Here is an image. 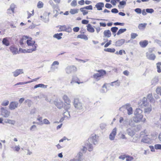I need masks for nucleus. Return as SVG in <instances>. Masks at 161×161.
<instances>
[{"instance_id": "a19ab883", "label": "nucleus", "mask_w": 161, "mask_h": 161, "mask_svg": "<svg viewBox=\"0 0 161 161\" xmlns=\"http://www.w3.org/2000/svg\"><path fill=\"white\" fill-rule=\"evenodd\" d=\"M157 68V71L158 73H160L161 72V69H160V66L161 65V63L158 62L156 64Z\"/></svg>"}, {"instance_id": "4468645a", "label": "nucleus", "mask_w": 161, "mask_h": 161, "mask_svg": "<svg viewBox=\"0 0 161 161\" xmlns=\"http://www.w3.org/2000/svg\"><path fill=\"white\" fill-rule=\"evenodd\" d=\"M18 103L16 102H12L10 103L9 108L11 110H13L17 108Z\"/></svg>"}, {"instance_id": "6e6d98bb", "label": "nucleus", "mask_w": 161, "mask_h": 161, "mask_svg": "<svg viewBox=\"0 0 161 161\" xmlns=\"http://www.w3.org/2000/svg\"><path fill=\"white\" fill-rule=\"evenodd\" d=\"M156 93L157 94H159L161 95V87L157 88L156 89Z\"/></svg>"}, {"instance_id": "f704fd0d", "label": "nucleus", "mask_w": 161, "mask_h": 161, "mask_svg": "<svg viewBox=\"0 0 161 161\" xmlns=\"http://www.w3.org/2000/svg\"><path fill=\"white\" fill-rule=\"evenodd\" d=\"M86 145L87 147L88 151L91 152L93 150V147L92 144L90 143H87Z\"/></svg>"}, {"instance_id": "2f4dec72", "label": "nucleus", "mask_w": 161, "mask_h": 161, "mask_svg": "<svg viewBox=\"0 0 161 161\" xmlns=\"http://www.w3.org/2000/svg\"><path fill=\"white\" fill-rule=\"evenodd\" d=\"M147 25L146 23L140 24L138 25V28L140 30H143L145 28Z\"/></svg>"}, {"instance_id": "09e8293b", "label": "nucleus", "mask_w": 161, "mask_h": 161, "mask_svg": "<svg viewBox=\"0 0 161 161\" xmlns=\"http://www.w3.org/2000/svg\"><path fill=\"white\" fill-rule=\"evenodd\" d=\"M80 152L82 151L83 153H85L87 150V147H85V146H82L80 147Z\"/></svg>"}, {"instance_id": "bb28decb", "label": "nucleus", "mask_w": 161, "mask_h": 161, "mask_svg": "<svg viewBox=\"0 0 161 161\" xmlns=\"http://www.w3.org/2000/svg\"><path fill=\"white\" fill-rule=\"evenodd\" d=\"M87 30L88 32L91 33H93L95 31L94 29L90 24H88L87 25Z\"/></svg>"}, {"instance_id": "f03ea898", "label": "nucleus", "mask_w": 161, "mask_h": 161, "mask_svg": "<svg viewBox=\"0 0 161 161\" xmlns=\"http://www.w3.org/2000/svg\"><path fill=\"white\" fill-rule=\"evenodd\" d=\"M98 73L94 74L93 75V78L96 81L99 80L100 78L106 74V72L103 70H97Z\"/></svg>"}, {"instance_id": "1a4fd4ad", "label": "nucleus", "mask_w": 161, "mask_h": 161, "mask_svg": "<svg viewBox=\"0 0 161 161\" xmlns=\"http://www.w3.org/2000/svg\"><path fill=\"white\" fill-rule=\"evenodd\" d=\"M150 137V136H144L141 140V142L145 143L151 144L152 142V141Z\"/></svg>"}, {"instance_id": "e433bc0d", "label": "nucleus", "mask_w": 161, "mask_h": 161, "mask_svg": "<svg viewBox=\"0 0 161 161\" xmlns=\"http://www.w3.org/2000/svg\"><path fill=\"white\" fill-rule=\"evenodd\" d=\"M104 51L108 52L113 53L115 52V49L114 48H107L104 49Z\"/></svg>"}, {"instance_id": "5fc2aeb1", "label": "nucleus", "mask_w": 161, "mask_h": 161, "mask_svg": "<svg viewBox=\"0 0 161 161\" xmlns=\"http://www.w3.org/2000/svg\"><path fill=\"white\" fill-rule=\"evenodd\" d=\"M138 35L137 34L134 33H132L131 34V38L132 39H134Z\"/></svg>"}, {"instance_id": "a211bd4d", "label": "nucleus", "mask_w": 161, "mask_h": 161, "mask_svg": "<svg viewBox=\"0 0 161 161\" xmlns=\"http://www.w3.org/2000/svg\"><path fill=\"white\" fill-rule=\"evenodd\" d=\"M10 51L14 54H16L18 53V49L14 46H12L9 47Z\"/></svg>"}, {"instance_id": "b1692460", "label": "nucleus", "mask_w": 161, "mask_h": 161, "mask_svg": "<svg viewBox=\"0 0 161 161\" xmlns=\"http://www.w3.org/2000/svg\"><path fill=\"white\" fill-rule=\"evenodd\" d=\"M104 37L109 38L110 37L111 35V33L110 31L109 30H105L103 32Z\"/></svg>"}, {"instance_id": "5701e85b", "label": "nucleus", "mask_w": 161, "mask_h": 161, "mask_svg": "<svg viewBox=\"0 0 161 161\" xmlns=\"http://www.w3.org/2000/svg\"><path fill=\"white\" fill-rule=\"evenodd\" d=\"M23 73V71L22 69H17L13 72V74L14 76L16 77Z\"/></svg>"}, {"instance_id": "ddd939ff", "label": "nucleus", "mask_w": 161, "mask_h": 161, "mask_svg": "<svg viewBox=\"0 0 161 161\" xmlns=\"http://www.w3.org/2000/svg\"><path fill=\"white\" fill-rule=\"evenodd\" d=\"M117 133V128H114L109 135V138L110 140L113 141L114 140Z\"/></svg>"}, {"instance_id": "423d86ee", "label": "nucleus", "mask_w": 161, "mask_h": 161, "mask_svg": "<svg viewBox=\"0 0 161 161\" xmlns=\"http://www.w3.org/2000/svg\"><path fill=\"white\" fill-rule=\"evenodd\" d=\"M88 140L94 145H96L98 143V136L96 135H92L88 139Z\"/></svg>"}, {"instance_id": "3c124183", "label": "nucleus", "mask_w": 161, "mask_h": 161, "mask_svg": "<svg viewBox=\"0 0 161 161\" xmlns=\"http://www.w3.org/2000/svg\"><path fill=\"white\" fill-rule=\"evenodd\" d=\"M126 161H131L134 159V158L130 156H128L126 157Z\"/></svg>"}, {"instance_id": "9d476101", "label": "nucleus", "mask_w": 161, "mask_h": 161, "mask_svg": "<svg viewBox=\"0 0 161 161\" xmlns=\"http://www.w3.org/2000/svg\"><path fill=\"white\" fill-rule=\"evenodd\" d=\"M0 112L1 115L5 118L8 117L10 113L9 111L3 108H1Z\"/></svg>"}, {"instance_id": "f8f14e48", "label": "nucleus", "mask_w": 161, "mask_h": 161, "mask_svg": "<svg viewBox=\"0 0 161 161\" xmlns=\"http://www.w3.org/2000/svg\"><path fill=\"white\" fill-rule=\"evenodd\" d=\"M57 27L59 28L58 30V31H65L69 32L70 31V28L66 25H59Z\"/></svg>"}, {"instance_id": "0eeeda50", "label": "nucleus", "mask_w": 161, "mask_h": 161, "mask_svg": "<svg viewBox=\"0 0 161 161\" xmlns=\"http://www.w3.org/2000/svg\"><path fill=\"white\" fill-rule=\"evenodd\" d=\"M83 155V153L80 151L78 153L75 158L71 160V161H82L83 159L82 158Z\"/></svg>"}, {"instance_id": "de8ad7c7", "label": "nucleus", "mask_w": 161, "mask_h": 161, "mask_svg": "<svg viewBox=\"0 0 161 161\" xmlns=\"http://www.w3.org/2000/svg\"><path fill=\"white\" fill-rule=\"evenodd\" d=\"M79 9H71V14H74L78 13Z\"/></svg>"}, {"instance_id": "c756f323", "label": "nucleus", "mask_w": 161, "mask_h": 161, "mask_svg": "<svg viewBox=\"0 0 161 161\" xmlns=\"http://www.w3.org/2000/svg\"><path fill=\"white\" fill-rule=\"evenodd\" d=\"M109 84L111 86H115V87H116L119 86L120 82L118 80H117L113 82H111Z\"/></svg>"}, {"instance_id": "72a5a7b5", "label": "nucleus", "mask_w": 161, "mask_h": 161, "mask_svg": "<svg viewBox=\"0 0 161 161\" xmlns=\"http://www.w3.org/2000/svg\"><path fill=\"white\" fill-rule=\"evenodd\" d=\"M77 38L84 39L85 40H87L88 39L87 37L85 35H79L77 36Z\"/></svg>"}, {"instance_id": "0e129e2a", "label": "nucleus", "mask_w": 161, "mask_h": 161, "mask_svg": "<svg viewBox=\"0 0 161 161\" xmlns=\"http://www.w3.org/2000/svg\"><path fill=\"white\" fill-rule=\"evenodd\" d=\"M71 5L73 6H76L77 5V1L76 0H73L71 3Z\"/></svg>"}, {"instance_id": "bf43d9fd", "label": "nucleus", "mask_w": 161, "mask_h": 161, "mask_svg": "<svg viewBox=\"0 0 161 161\" xmlns=\"http://www.w3.org/2000/svg\"><path fill=\"white\" fill-rule=\"evenodd\" d=\"M9 104V101L8 100L3 102L2 103V105L3 106H6L8 105Z\"/></svg>"}, {"instance_id": "2eb2a0df", "label": "nucleus", "mask_w": 161, "mask_h": 161, "mask_svg": "<svg viewBox=\"0 0 161 161\" xmlns=\"http://www.w3.org/2000/svg\"><path fill=\"white\" fill-rule=\"evenodd\" d=\"M146 56L148 59L152 60H154L156 58V56L154 54L149 53H146Z\"/></svg>"}, {"instance_id": "58836bf2", "label": "nucleus", "mask_w": 161, "mask_h": 161, "mask_svg": "<svg viewBox=\"0 0 161 161\" xmlns=\"http://www.w3.org/2000/svg\"><path fill=\"white\" fill-rule=\"evenodd\" d=\"M126 31V29L125 28L120 29L118 31L117 34V35H119L120 34L122 33H123L125 32Z\"/></svg>"}, {"instance_id": "774afa93", "label": "nucleus", "mask_w": 161, "mask_h": 161, "mask_svg": "<svg viewBox=\"0 0 161 161\" xmlns=\"http://www.w3.org/2000/svg\"><path fill=\"white\" fill-rule=\"evenodd\" d=\"M123 74L124 75L128 76L130 74V72L127 70H125L123 71Z\"/></svg>"}, {"instance_id": "7ed1b4c3", "label": "nucleus", "mask_w": 161, "mask_h": 161, "mask_svg": "<svg viewBox=\"0 0 161 161\" xmlns=\"http://www.w3.org/2000/svg\"><path fill=\"white\" fill-rule=\"evenodd\" d=\"M73 105L77 109H80L82 108V104L78 98L74 99Z\"/></svg>"}, {"instance_id": "393cba45", "label": "nucleus", "mask_w": 161, "mask_h": 161, "mask_svg": "<svg viewBox=\"0 0 161 161\" xmlns=\"http://www.w3.org/2000/svg\"><path fill=\"white\" fill-rule=\"evenodd\" d=\"M158 76H155L151 80V85L154 86L155 85L158 83Z\"/></svg>"}, {"instance_id": "cd10ccee", "label": "nucleus", "mask_w": 161, "mask_h": 161, "mask_svg": "<svg viewBox=\"0 0 161 161\" xmlns=\"http://www.w3.org/2000/svg\"><path fill=\"white\" fill-rule=\"evenodd\" d=\"M148 44V42L147 40H144L143 41L140 42L139 44L142 47H145Z\"/></svg>"}, {"instance_id": "e2e57ef3", "label": "nucleus", "mask_w": 161, "mask_h": 161, "mask_svg": "<svg viewBox=\"0 0 161 161\" xmlns=\"http://www.w3.org/2000/svg\"><path fill=\"white\" fill-rule=\"evenodd\" d=\"M161 123V114H159V117L158 121L155 123L156 125H159Z\"/></svg>"}, {"instance_id": "13d9d810", "label": "nucleus", "mask_w": 161, "mask_h": 161, "mask_svg": "<svg viewBox=\"0 0 161 161\" xmlns=\"http://www.w3.org/2000/svg\"><path fill=\"white\" fill-rule=\"evenodd\" d=\"M119 0H111V3L113 5H115L117 2H119Z\"/></svg>"}, {"instance_id": "4c0bfd02", "label": "nucleus", "mask_w": 161, "mask_h": 161, "mask_svg": "<svg viewBox=\"0 0 161 161\" xmlns=\"http://www.w3.org/2000/svg\"><path fill=\"white\" fill-rule=\"evenodd\" d=\"M63 99L65 102L67 104H70V101L68 97L66 96H64L63 97Z\"/></svg>"}, {"instance_id": "f257e3e1", "label": "nucleus", "mask_w": 161, "mask_h": 161, "mask_svg": "<svg viewBox=\"0 0 161 161\" xmlns=\"http://www.w3.org/2000/svg\"><path fill=\"white\" fill-rule=\"evenodd\" d=\"M35 42V41L33 40L31 37L28 36L26 43L28 46H31L32 47L30 48L31 51H34L36 50L37 44Z\"/></svg>"}, {"instance_id": "a878e982", "label": "nucleus", "mask_w": 161, "mask_h": 161, "mask_svg": "<svg viewBox=\"0 0 161 161\" xmlns=\"http://www.w3.org/2000/svg\"><path fill=\"white\" fill-rule=\"evenodd\" d=\"M142 110L140 108H136L134 112V115L137 116L143 115L142 114Z\"/></svg>"}, {"instance_id": "f3484780", "label": "nucleus", "mask_w": 161, "mask_h": 161, "mask_svg": "<svg viewBox=\"0 0 161 161\" xmlns=\"http://www.w3.org/2000/svg\"><path fill=\"white\" fill-rule=\"evenodd\" d=\"M125 40L121 39L117 41L115 43V45L116 47H120L125 42Z\"/></svg>"}, {"instance_id": "6ab92c4d", "label": "nucleus", "mask_w": 161, "mask_h": 161, "mask_svg": "<svg viewBox=\"0 0 161 161\" xmlns=\"http://www.w3.org/2000/svg\"><path fill=\"white\" fill-rule=\"evenodd\" d=\"M143 108H144V113L147 114H149L152 110V107L151 105Z\"/></svg>"}, {"instance_id": "20e7f679", "label": "nucleus", "mask_w": 161, "mask_h": 161, "mask_svg": "<svg viewBox=\"0 0 161 161\" xmlns=\"http://www.w3.org/2000/svg\"><path fill=\"white\" fill-rule=\"evenodd\" d=\"M143 118V115H135V117H133V120L134 122L136 123L140 122L141 121L145 123L146 122V119L145 118L142 119Z\"/></svg>"}, {"instance_id": "4be33fe9", "label": "nucleus", "mask_w": 161, "mask_h": 161, "mask_svg": "<svg viewBox=\"0 0 161 161\" xmlns=\"http://www.w3.org/2000/svg\"><path fill=\"white\" fill-rule=\"evenodd\" d=\"M127 132L129 135L133 136L135 134V130L132 128H129L127 130Z\"/></svg>"}, {"instance_id": "c03bdc74", "label": "nucleus", "mask_w": 161, "mask_h": 161, "mask_svg": "<svg viewBox=\"0 0 161 161\" xmlns=\"http://www.w3.org/2000/svg\"><path fill=\"white\" fill-rule=\"evenodd\" d=\"M134 122L133 120L132 119H130L129 120V125L131 126V127H134L135 126V124L134 123Z\"/></svg>"}, {"instance_id": "49530a36", "label": "nucleus", "mask_w": 161, "mask_h": 161, "mask_svg": "<svg viewBox=\"0 0 161 161\" xmlns=\"http://www.w3.org/2000/svg\"><path fill=\"white\" fill-rule=\"evenodd\" d=\"M84 9H85L84 8H80V10L81 12H83V15H85L88 14V11L86 10H84Z\"/></svg>"}, {"instance_id": "dca6fc26", "label": "nucleus", "mask_w": 161, "mask_h": 161, "mask_svg": "<svg viewBox=\"0 0 161 161\" xmlns=\"http://www.w3.org/2000/svg\"><path fill=\"white\" fill-rule=\"evenodd\" d=\"M95 6L97 10H102V8L104 7V4L102 2L98 3L96 4Z\"/></svg>"}, {"instance_id": "c85d7f7f", "label": "nucleus", "mask_w": 161, "mask_h": 161, "mask_svg": "<svg viewBox=\"0 0 161 161\" xmlns=\"http://www.w3.org/2000/svg\"><path fill=\"white\" fill-rule=\"evenodd\" d=\"M31 48L26 50L25 49H23L22 48H20L19 50V52L20 53H32L33 51H30Z\"/></svg>"}, {"instance_id": "473e14b6", "label": "nucleus", "mask_w": 161, "mask_h": 161, "mask_svg": "<svg viewBox=\"0 0 161 161\" xmlns=\"http://www.w3.org/2000/svg\"><path fill=\"white\" fill-rule=\"evenodd\" d=\"M106 84H104L102 86V88L101 90V92L102 93H106L107 91V86H106Z\"/></svg>"}, {"instance_id": "c9c22d12", "label": "nucleus", "mask_w": 161, "mask_h": 161, "mask_svg": "<svg viewBox=\"0 0 161 161\" xmlns=\"http://www.w3.org/2000/svg\"><path fill=\"white\" fill-rule=\"evenodd\" d=\"M63 34L62 33H59V34H56L54 35L53 37L59 40L62 38L61 36Z\"/></svg>"}, {"instance_id": "8fccbe9b", "label": "nucleus", "mask_w": 161, "mask_h": 161, "mask_svg": "<svg viewBox=\"0 0 161 161\" xmlns=\"http://www.w3.org/2000/svg\"><path fill=\"white\" fill-rule=\"evenodd\" d=\"M154 148L157 150H161V144H157L155 145Z\"/></svg>"}, {"instance_id": "680f3d73", "label": "nucleus", "mask_w": 161, "mask_h": 161, "mask_svg": "<svg viewBox=\"0 0 161 161\" xmlns=\"http://www.w3.org/2000/svg\"><path fill=\"white\" fill-rule=\"evenodd\" d=\"M135 11L137 14H140L141 13L142 10L140 8H136L135 9Z\"/></svg>"}, {"instance_id": "a18cd8bd", "label": "nucleus", "mask_w": 161, "mask_h": 161, "mask_svg": "<svg viewBox=\"0 0 161 161\" xmlns=\"http://www.w3.org/2000/svg\"><path fill=\"white\" fill-rule=\"evenodd\" d=\"M107 126V125L105 123H102L100 124V128L102 130H103Z\"/></svg>"}, {"instance_id": "338daca9", "label": "nucleus", "mask_w": 161, "mask_h": 161, "mask_svg": "<svg viewBox=\"0 0 161 161\" xmlns=\"http://www.w3.org/2000/svg\"><path fill=\"white\" fill-rule=\"evenodd\" d=\"M111 12L114 13H117L119 12V11L117 9L114 8L111 10Z\"/></svg>"}, {"instance_id": "603ef678", "label": "nucleus", "mask_w": 161, "mask_h": 161, "mask_svg": "<svg viewBox=\"0 0 161 161\" xmlns=\"http://www.w3.org/2000/svg\"><path fill=\"white\" fill-rule=\"evenodd\" d=\"M6 123L13 125L15 123V121L14 120L10 119H7V121L6 122Z\"/></svg>"}, {"instance_id": "69168bd1", "label": "nucleus", "mask_w": 161, "mask_h": 161, "mask_svg": "<svg viewBox=\"0 0 161 161\" xmlns=\"http://www.w3.org/2000/svg\"><path fill=\"white\" fill-rule=\"evenodd\" d=\"M105 7L108 8H110L112 7V5L110 3H107L105 5Z\"/></svg>"}, {"instance_id": "37998d69", "label": "nucleus", "mask_w": 161, "mask_h": 161, "mask_svg": "<svg viewBox=\"0 0 161 161\" xmlns=\"http://www.w3.org/2000/svg\"><path fill=\"white\" fill-rule=\"evenodd\" d=\"M43 3L41 1H39L37 3V7L38 8H41L43 7Z\"/></svg>"}, {"instance_id": "052dcab7", "label": "nucleus", "mask_w": 161, "mask_h": 161, "mask_svg": "<svg viewBox=\"0 0 161 161\" xmlns=\"http://www.w3.org/2000/svg\"><path fill=\"white\" fill-rule=\"evenodd\" d=\"M77 71V69L76 67L74 66H72L71 67V71H72L73 72H75Z\"/></svg>"}, {"instance_id": "7c9ffc66", "label": "nucleus", "mask_w": 161, "mask_h": 161, "mask_svg": "<svg viewBox=\"0 0 161 161\" xmlns=\"http://www.w3.org/2000/svg\"><path fill=\"white\" fill-rule=\"evenodd\" d=\"M3 43L6 46H8L9 45V42L8 40L7 37L4 38L2 41Z\"/></svg>"}, {"instance_id": "6e6552de", "label": "nucleus", "mask_w": 161, "mask_h": 161, "mask_svg": "<svg viewBox=\"0 0 161 161\" xmlns=\"http://www.w3.org/2000/svg\"><path fill=\"white\" fill-rule=\"evenodd\" d=\"M126 108L127 111L128 115H130L133 113V110L131 107L129 105H126V106L122 107L119 108L120 111H123V109Z\"/></svg>"}, {"instance_id": "864d4df0", "label": "nucleus", "mask_w": 161, "mask_h": 161, "mask_svg": "<svg viewBox=\"0 0 161 161\" xmlns=\"http://www.w3.org/2000/svg\"><path fill=\"white\" fill-rule=\"evenodd\" d=\"M146 12L147 13H152L154 12V10L152 8H147L146 9Z\"/></svg>"}, {"instance_id": "9b49d317", "label": "nucleus", "mask_w": 161, "mask_h": 161, "mask_svg": "<svg viewBox=\"0 0 161 161\" xmlns=\"http://www.w3.org/2000/svg\"><path fill=\"white\" fill-rule=\"evenodd\" d=\"M16 8V5L14 3H12L10 6V8L7 10V13L10 15L13 14L14 13L15 8Z\"/></svg>"}, {"instance_id": "4d7b16f0", "label": "nucleus", "mask_w": 161, "mask_h": 161, "mask_svg": "<svg viewBox=\"0 0 161 161\" xmlns=\"http://www.w3.org/2000/svg\"><path fill=\"white\" fill-rule=\"evenodd\" d=\"M85 9H87V10H92V6L91 5H90L88 6L84 7H83Z\"/></svg>"}, {"instance_id": "aec40b11", "label": "nucleus", "mask_w": 161, "mask_h": 161, "mask_svg": "<svg viewBox=\"0 0 161 161\" xmlns=\"http://www.w3.org/2000/svg\"><path fill=\"white\" fill-rule=\"evenodd\" d=\"M28 36H24L20 39L19 41V43L21 45H22L24 44V43L26 42V41L28 39Z\"/></svg>"}, {"instance_id": "412c9836", "label": "nucleus", "mask_w": 161, "mask_h": 161, "mask_svg": "<svg viewBox=\"0 0 161 161\" xmlns=\"http://www.w3.org/2000/svg\"><path fill=\"white\" fill-rule=\"evenodd\" d=\"M54 104L58 108H61L63 107V102L60 100H57L56 101L54 102Z\"/></svg>"}, {"instance_id": "ea45409f", "label": "nucleus", "mask_w": 161, "mask_h": 161, "mask_svg": "<svg viewBox=\"0 0 161 161\" xmlns=\"http://www.w3.org/2000/svg\"><path fill=\"white\" fill-rule=\"evenodd\" d=\"M47 87V85H45L43 84H39L38 85H36L34 86V88H36L37 87H44V88H46Z\"/></svg>"}, {"instance_id": "79ce46f5", "label": "nucleus", "mask_w": 161, "mask_h": 161, "mask_svg": "<svg viewBox=\"0 0 161 161\" xmlns=\"http://www.w3.org/2000/svg\"><path fill=\"white\" fill-rule=\"evenodd\" d=\"M118 30V28L116 27H112L111 29V30L113 32V34H114Z\"/></svg>"}, {"instance_id": "39448f33", "label": "nucleus", "mask_w": 161, "mask_h": 161, "mask_svg": "<svg viewBox=\"0 0 161 161\" xmlns=\"http://www.w3.org/2000/svg\"><path fill=\"white\" fill-rule=\"evenodd\" d=\"M141 106L143 108L150 105L149 102L147 101V98L145 97H144L141 101L140 103Z\"/></svg>"}]
</instances>
